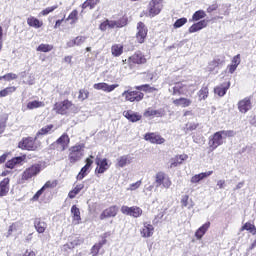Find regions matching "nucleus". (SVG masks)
Wrapping results in <instances>:
<instances>
[{
	"label": "nucleus",
	"mask_w": 256,
	"mask_h": 256,
	"mask_svg": "<svg viewBox=\"0 0 256 256\" xmlns=\"http://www.w3.org/2000/svg\"><path fill=\"white\" fill-rule=\"evenodd\" d=\"M17 74H15V73H7V74H5V75H3V76H0V81L1 80H5V81H15V79H17Z\"/></svg>",
	"instance_id": "nucleus-54"
},
{
	"label": "nucleus",
	"mask_w": 256,
	"mask_h": 256,
	"mask_svg": "<svg viewBox=\"0 0 256 256\" xmlns=\"http://www.w3.org/2000/svg\"><path fill=\"white\" fill-rule=\"evenodd\" d=\"M95 165L96 168L94 170V173L96 177H99V175H103V173H106V171H109V169L111 168V162H109V159L100 158L99 156L95 158Z\"/></svg>",
	"instance_id": "nucleus-7"
},
{
	"label": "nucleus",
	"mask_w": 256,
	"mask_h": 256,
	"mask_svg": "<svg viewBox=\"0 0 256 256\" xmlns=\"http://www.w3.org/2000/svg\"><path fill=\"white\" fill-rule=\"evenodd\" d=\"M93 159L95 156L89 155L88 158L85 159V165L81 168L80 172L76 176L77 181H83L85 177H87L91 173V167H93Z\"/></svg>",
	"instance_id": "nucleus-11"
},
{
	"label": "nucleus",
	"mask_w": 256,
	"mask_h": 256,
	"mask_svg": "<svg viewBox=\"0 0 256 256\" xmlns=\"http://www.w3.org/2000/svg\"><path fill=\"white\" fill-rule=\"evenodd\" d=\"M235 132L233 130H221L210 136L208 146L210 151H215L217 147L223 145V137H234Z\"/></svg>",
	"instance_id": "nucleus-1"
},
{
	"label": "nucleus",
	"mask_w": 256,
	"mask_h": 256,
	"mask_svg": "<svg viewBox=\"0 0 256 256\" xmlns=\"http://www.w3.org/2000/svg\"><path fill=\"white\" fill-rule=\"evenodd\" d=\"M69 143H71V138H69V134L63 133L54 143L51 144V147L55 151L63 152L69 148Z\"/></svg>",
	"instance_id": "nucleus-6"
},
{
	"label": "nucleus",
	"mask_w": 256,
	"mask_h": 256,
	"mask_svg": "<svg viewBox=\"0 0 256 256\" xmlns=\"http://www.w3.org/2000/svg\"><path fill=\"white\" fill-rule=\"evenodd\" d=\"M131 161L129 160V156L124 155L117 159V167H125L126 165H129Z\"/></svg>",
	"instance_id": "nucleus-44"
},
{
	"label": "nucleus",
	"mask_w": 256,
	"mask_h": 256,
	"mask_svg": "<svg viewBox=\"0 0 256 256\" xmlns=\"http://www.w3.org/2000/svg\"><path fill=\"white\" fill-rule=\"evenodd\" d=\"M149 34V28L143 22H138L136 25L135 39L136 43L143 45L147 41V35Z\"/></svg>",
	"instance_id": "nucleus-8"
},
{
	"label": "nucleus",
	"mask_w": 256,
	"mask_h": 256,
	"mask_svg": "<svg viewBox=\"0 0 256 256\" xmlns=\"http://www.w3.org/2000/svg\"><path fill=\"white\" fill-rule=\"evenodd\" d=\"M69 243L75 249V247H79V245H83V243H85V240L79 236H76L72 238Z\"/></svg>",
	"instance_id": "nucleus-47"
},
{
	"label": "nucleus",
	"mask_w": 256,
	"mask_h": 256,
	"mask_svg": "<svg viewBox=\"0 0 256 256\" xmlns=\"http://www.w3.org/2000/svg\"><path fill=\"white\" fill-rule=\"evenodd\" d=\"M231 65L239 67L241 65V54H238L232 58Z\"/></svg>",
	"instance_id": "nucleus-57"
},
{
	"label": "nucleus",
	"mask_w": 256,
	"mask_h": 256,
	"mask_svg": "<svg viewBox=\"0 0 256 256\" xmlns=\"http://www.w3.org/2000/svg\"><path fill=\"white\" fill-rule=\"evenodd\" d=\"M15 91H17V87L8 86V87L0 90V98L7 97L8 95H11L12 93H15Z\"/></svg>",
	"instance_id": "nucleus-41"
},
{
	"label": "nucleus",
	"mask_w": 256,
	"mask_h": 256,
	"mask_svg": "<svg viewBox=\"0 0 256 256\" xmlns=\"http://www.w3.org/2000/svg\"><path fill=\"white\" fill-rule=\"evenodd\" d=\"M71 215H72V221L74 225H80L81 224V210H79V207L77 205H73L71 207Z\"/></svg>",
	"instance_id": "nucleus-24"
},
{
	"label": "nucleus",
	"mask_w": 256,
	"mask_h": 256,
	"mask_svg": "<svg viewBox=\"0 0 256 256\" xmlns=\"http://www.w3.org/2000/svg\"><path fill=\"white\" fill-rule=\"evenodd\" d=\"M66 21H70V25H75L79 21V11L77 9L72 10Z\"/></svg>",
	"instance_id": "nucleus-38"
},
{
	"label": "nucleus",
	"mask_w": 256,
	"mask_h": 256,
	"mask_svg": "<svg viewBox=\"0 0 256 256\" xmlns=\"http://www.w3.org/2000/svg\"><path fill=\"white\" fill-rule=\"evenodd\" d=\"M155 233V227L149 223V222H144L143 227L140 229V235L144 239H149L153 234Z\"/></svg>",
	"instance_id": "nucleus-19"
},
{
	"label": "nucleus",
	"mask_w": 256,
	"mask_h": 256,
	"mask_svg": "<svg viewBox=\"0 0 256 256\" xmlns=\"http://www.w3.org/2000/svg\"><path fill=\"white\" fill-rule=\"evenodd\" d=\"M119 213V206L117 205H112L102 211L100 214V220L105 221V219H111L114 217H117Z\"/></svg>",
	"instance_id": "nucleus-17"
},
{
	"label": "nucleus",
	"mask_w": 256,
	"mask_h": 256,
	"mask_svg": "<svg viewBox=\"0 0 256 256\" xmlns=\"http://www.w3.org/2000/svg\"><path fill=\"white\" fill-rule=\"evenodd\" d=\"M211 227V222L204 223L201 227H199L195 232V237L200 241V239H203V236L207 231H209V228Z\"/></svg>",
	"instance_id": "nucleus-26"
},
{
	"label": "nucleus",
	"mask_w": 256,
	"mask_h": 256,
	"mask_svg": "<svg viewBox=\"0 0 256 256\" xmlns=\"http://www.w3.org/2000/svg\"><path fill=\"white\" fill-rule=\"evenodd\" d=\"M240 231H249L252 235H256V227L255 224L251 222H246L240 229Z\"/></svg>",
	"instance_id": "nucleus-42"
},
{
	"label": "nucleus",
	"mask_w": 256,
	"mask_h": 256,
	"mask_svg": "<svg viewBox=\"0 0 256 256\" xmlns=\"http://www.w3.org/2000/svg\"><path fill=\"white\" fill-rule=\"evenodd\" d=\"M59 6L54 5V6H50L47 7L45 9H43L40 13H39V17H47V15H49L50 13H53V11H55V9H57Z\"/></svg>",
	"instance_id": "nucleus-50"
},
{
	"label": "nucleus",
	"mask_w": 256,
	"mask_h": 256,
	"mask_svg": "<svg viewBox=\"0 0 256 256\" xmlns=\"http://www.w3.org/2000/svg\"><path fill=\"white\" fill-rule=\"evenodd\" d=\"M11 183V179L4 178L0 181V197H6L9 193V185Z\"/></svg>",
	"instance_id": "nucleus-27"
},
{
	"label": "nucleus",
	"mask_w": 256,
	"mask_h": 256,
	"mask_svg": "<svg viewBox=\"0 0 256 256\" xmlns=\"http://www.w3.org/2000/svg\"><path fill=\"white\" fill-rule=\"evenodd\" d=\"M117 87H119V84L109 85L105 82L94 84V89H96L97 91H104L105 93H111L112 91H115Z\"/></svg>",
	"instance_id": "nucleus-21"
},
{
	"label": "nucleus",
	"mask_w": 256,
	"mask_h": 256,
	"mask_svg": "<svg viewBox=\"0 0 256 256\" xmlns=\"http://www.w3.org/2000/svg\"><path fill=\"white\" fill-rule=\"evenodd\" d=\"M75 248L68 242L61 247L62 253H65V255H68L69 251H73Z\"/></svg>",
	"instance_id": "nucleus-56"
},
{
	"label": "nucleus",
	"mask_w": 256,
	"mask_h": 256,
	"mask_svg": "<svg viewBox=\"0 0 256 256\" xmlns=\"http://www.w3.org/2000/svg\"><path fill=\"white\" fill-rule=\"evenodd\" d=\"M252 99H253V97H251V96H247V97L241 99L237 103L238 111L243 114L247 113L248 111H251L253 109Z\"/></svg>",
	"instance_id": "nucleus-16"
},
{
	"label": "nucleus",
	"mask_w": 256,
	"mask_h": 256,
	"mask_svg": "<svg viewBox=\"0 0 256 256\" xmlns=\"http://www.w3.org/2000/svg\"><path fill=\"white\" fill-rule=\"evenodd\" d=\"M123 49V45L114 44L111 47V54L113 55V57H121V55H123Z\"/></svg>",
	"instance_id": "nucleus-37"
},
{
	"label": "nucleus",
	"mask_w": 256,
	"mask_h": 256,
	"mask_svg": "<svg viewBox=\"0 0 256 256\" xmlns=\"http://www.w3.org/2000/svg\"><path fill=\"white\" fill-rule=\"evenodd\" d=\"M100 31H107L109 29V19H106L99 25Z\"/></svg>",
	"instance_id": "nucleus-60"
},
{
	"label": "nucleus",
	"mask_w": 256,
	"mask_h": 256,
	"mask_svg": "<svg viewBox=\"0 0 256 256\" xmlns=\"http://www.w3.org/2000/svg\"><path fill=\"white\" fill-rule=\"evenodd\" d=\"M36 51H39L40 53H49V51H53V45L51 44H40Z\"/></svg>",
	"instance_id": "nucleus-45"
},
{
	"label": "nucleus",
	"mask_w": 256,
	"mask_h": 256,
	"mask_svg": "<svg viewBox=\"0 0 256 256\" xmlns=\"http://www.w3.org/2000/svg\"><path fill=\"white\" fill-rule=\"evenodd\" d=\"M17 227H18L17 223H12L9 226L7 237H11V235H13V231H17Z\"/></svg>",
	"instance_id": "nucleus-59"
},
{
	"label": "nucleus",
	"mask_w": 256,
	"mask_h": 256,
	"mask_svg": "<svg viewBox=\"0 0 256 256\" xmlns=\"http://www.w3.org/2000/svg\"><path fill=\"white\" fill-rule=\"evenodd\" d=\"M142 181L139 180L133 184L130 185V191H135L136 189H139L141 187Z\"/></svg>",
	"instance_id": "nucleus-64"
},
{
	"label": "nucleus",
	"mask_w": 256,
	"mask_h": 256,
	"mask_svg": "<svg viewBox=\"0 0 256 256\" xmlns=\"http://www.w3.org/2000/svg\"><path fill=\"white\" fill-rule=\"evenodd\" d=\"M129 65H145L147 58L141 52H136L128 58Z\"/></svg>",
	"instance_id": "nucleus-18"
},
{
	"label": "nucleus",
	"mask_w": 256,
	"mask_h": 256,
	"mask_svg": "<svg viewBox=\"0 0 256 256\" xmlns=\"http://www.w3.org/2000/svg\"><path fill=\"white\" fill-rule=\"evenodd\" d=\"M83 189H85V184L83 183L77 184L72 190L69 191L68 193L69 199H75V197H77V195H79L81 191H83Z\"/></svg>",
	"instance_id": "nucleus-32"
},
{
	"label": "nucleus",
	"mask_w": 256,
	"mask_h": 256,
	"mask_svg": "<svg viewBox=\"0 0 256 256\" xmlns=\"http://www.w3.org/2000/svg\"><path fill=\"white\" fill-rule=\"evenodd\" d=\"M189 156L187 154L176 155L170 159V169H175V167H179V165H183L184 161H187Z\"/></svg>",
	"instance_id": "nucleus-22"
},
{
	"label": "nucleus",
	"mask_w": 256,
	"mask_h": 256,
	"mask_svg": "<svg viewBox=\"0 0 256 256\" xmlns=\"http://www.w3.org/2000/svg\"><path fill=\"white\" fill-rule=\"evenodd\" d=\"M34 228L37 233H45V231H47V222L43 221L41 218H36L34 220Z\"/></svg>",
	"instance_id": "nucleus-30"
},
{
	"label": "nucleus",
	"mask_w": 256,
	"mask_h": 256,
	"mask_svg": "<svg viewBox=\"0 0 256 256\" xmlns=\"http://www.w3.org/2000/svg\"><path fill=\"white\" fill-rule=\"evenodd\" d=\"M83 149H85V144H76L70 148L68 159L72 165L83 159Z\"/></svg>",
	"instance_id": "nucleus-3"
},
{
	"label": "nucleus",
	"mask_w": 256,
	"mask_h": 256,
	"mask_svg": "<svg viewBox=\"0 0 256 256\" xmlns=\"http://www.w3.org/2000/svg\"><path fill=\"white\" fill-rule=\"evenodd\" d=\"M199 127V124L197 123H187L186 124V131H195Z\"/></svg>",
	"instance_id": "nucleus-62"
},
{
	"label": "nucleus",
	"mask_w": 256,
	"mask_h": 256,
	"mask_svg": "<svg viewBox=\"0 0 256 256\" xmlns=\"http://www.w3.org/2000/svg\"><path fill=\"white\" fill-rule=\"evenodd\" d=\"M121 213L123 215H128L129 217H134V219H138V217H141L143 215V209L139 206H125L123 205L120 209Z\"/></svg>",
	"instance_id": "nucleus-14"
},
{
	"label": "nucleus",
	"mask_w": 256,
	"mask_h": 256,
	"mask_svg": "<svg viewBox=\"0 0 256 256\" xmlns=\"http://www.w3.org/2000/svg\"><path fill=\"white\" fill-rule=\"evenodd\" d=\"M220 65H223V60H221V58H215L213 61L209 63V69L210 71H214Z\"/></svg>",
	"instance_id": "nucleus-49"
},
{
	"label": "nucleus",
	"mask_w": 256,
	"mask_h": 256,
	"mask_svg": "<svg viewBox=\"0 0 256 256\" xmlns=\"http://www.w3.org/2000/svg\"><path fill=\"white\" fill-rule=\"evenodd\" d=\"M123 116L128 119V121H131V123H137V121H141V119H143V116H141V114L133 112L131 110L124 111Z\"/></svg>",
	"instance_id": "nucleus-23"
},
{
	"label": "nucleus",
	"mask_w": 256,
	"mask_h": 256,
	"mask_svg": "<svg viewBox=\"0 0 256 256\" xmlns=\"http://www.w3.org/2000/svg\"><path fill=\"white\" fill-rule=\"evenodd\" d=\"M42 166L39 163L32 164L28 168H26L21 174V181L25 183V181H29V179H33V177H37L41 173Z\"/></svg>",
	"instance_id": "nucleus-4"
},
{
	"label": "nucleus",
	"mask_w": 256,
	"mask_h": 256,
	"mask_svg": "<svg viewBox=\"0 0 256 256\" xmlns=\"http://www.w3.org/2000/svg\"><path fill=\"white\" fill-rule=\"evenodd\" d=\"M71 107H73V102L69 99H65L64 101L56 102L54 104L53 111L58 115H67Z\"/></svg>",
	"instance_id": "nucleus-12"
},
{
	"label": "nucleus",
	"mask_w": 256,
	"mask_h": 256,
	"mask_svg": "<svg viewBox=\"0 0 256 256\" xmlns=\"http://www.w3.org/2000/svg\"><path fill=\"white\" fill-rule=\"evenodd\" d=\"M231 88V81H226L214 88L215 95L218 97H225L227 95V91Z\"/></svg>",
	"instance_id": "nucleus-20"
},
{
	"label": "nucleus",
	"mask_w": 256,
	"mask_h": 256,
	"mask_svg": "<svg viewBox=\"0 0 256 256\" xmlns=\"http://www.w3.org/2000/svg\"><path fill=\"white\" fill-rule=\"evenodd\" d=\"M134 89H136L137 91H143L144 93H153L154 91H157V88L149 85V84H142L139 86H135Z\"/></svg>",
	"instance_id": "nucleus-36"
},
{
	"label": "nucleus",
	"mask_w": 256,
	"mask_h": 256,
	"mask_svg": "<svg viewBox=\"0 0 256 256\" xmlns=\"http://www.w3.org/2000/svg\"><path fill=\"white\" fill-rule=\"evenodd\" d=\"M27 25L29 27H32L33 29H41V27H43V20H39L37 17L35 16H29L27 18Z\"/></svg>",
	"instance_id": "nucleus-25"
},
{
	"label": "nucleus",
	"mask_w": 256,
	"mask_h": 256,
	"mask_svg": "<svg viewBox=\"0 0 256 256\" xmlns=\"http://www.w3.org/2000/svg\"><path fill=\"white\" fill-rule=\"evenodd\" d=\"M111 237V232H106L100 236V241L95 243L90 249V255L99 256V252L103 249V245H107V238Z\"/></svg>",
	"instance_id": "nucleus-13"
},
{
	"label": "nucleus",
	"mask_w": 256,
	"mask_h": 256,
	"mask_svg": "<svg viewBox=\"0 0 256 256\" xmlns=\"http://www.w3.org/2000/svg\"><path fill=\"white\" fill-rule=\"evenodd\" d=\"M74 40L76 41V45L79 47L83 45L85 41H87V38L85 36H77L76 38H74Z\"/></svg>",
	"instance_id": "nucleus-58"
},
{
	"label": "nucleus",
	"mask_w": 256,
	"mask_h": 256,
	"mask_svg": "<svg viewBox=\"0 0 256 256\" xmlns=\"http://www.w3.org/2000/svg\"><path fill=\"white\" fill-rule=\"evenodd\" d=\"M207 27V20H201L197 23H194L190 28H189V33H197V31H201V29H205Z\"/></svg>",
	"instance_id": "nucleus-31"
},
{
	"label": "nucleus",
	"mask_w": 256,
	"mask_h": 256,
	"mask_svg": "<svg viewBox=\"0 0 256 256\" xmlns=\"http://www.w3.org/2000/svg\"><path fill=\"white\" fill-rule=\"evenodd\" d=\"M144 141H148L152 145H163L165 143V138L157 132H148L144 135Z\"/></svg>",
	"instance_id": "nucleus-15"
},
{
	"label": "nucleus",
	"mask_w": 256,
	"mask_h": 256,
	"mask_svg": "<svg viewBox=\"0 0 256 256\" xmlns=\"http://www.w3.org/2000/svg\"><path fill=\"white\" fill-rule=\"evenodd\" d=\"M129 23V18L127 16H122L120 19L116 20V28L121 29L123 27H127Z\"/></svg>",
	"instance_id": "nucleus-43"
},
{
	"label": "nucleus",
	"mask_w": 256,
	"mask_h": 256,
	"mask_svg": "<svg viewBox=\"0 0 256 256\" xmlns=\"http://www.w3.org/2000/svg\"><path fill=\"white\" fill-rule=\"evenodd\" d=\"M98 3H101V0H86L82 5V11H85V9L93 10L97 6Z\"/></svg>",
	"instance_id": "nucleus-35"
},
{
	"label": "nucleus",
	"mask_w": 256,
	"mask_h": 256,
	"mask_svg": "<svg viewBox=\"0 0 256 256\" xmlns=\"http://www.w3.org/2000/svg\"><path fill=\"white\" fill-rule=\"evenodd\" d=\"M79 101H85L86 99H89V90L86 89H80L78 94Z\"/></svg>",
	"instance_id": "nucleus-53"
},
{
	"label": "nucleus",
	"mask_w": 256,
	"mask_h": 256,
	"mask_svg": "<svg viewBox=\"0 0 256 256\" xmlns=\"http://www.w3.org/2000/svg\"><path fill=\"white\" fill-rule=\"evenodd\" d=\"M155 185L156 187H162L163 189H170L173 185V182L171 181V178L167 173L163 171H159L155 175Z\"/></svg>",
	"instance_id": "nucleus-5"
},
{
	"label": "nucleus",
	"mask_w": 256,
	"mask_h": 256,
	"mask_svg": "<svg viewBox=\"0 0 256 256\" xmlns=\"http://www.w3.org/2000/svg\"><path fill=\"white\" fill-rule=\"evenodd\" d=\"M144 117H163V112L159 110H153V108L149 107L143 113Z\"/></svg>",
	"instance_id": "nucleus-34"
},
{
	"label": "nucleus",
	"mask_w": 256,
	"mask_h": 256,
	"mask_svg": "<svg viewBox=\"0 0 256 256\" xmlns=\"http://www.w3.org/2000/svg\"><path fill=\"white\" fill-rule=\"evenodd\" d=\"M213 175V171L202 172L200 174H196L192 176L191 183H199V181H203V179H207V177H211Z\"/></svg>",
	"instance_id": "nucleus-33"
},
{
	"label": "nucleus",
	"mask_w": 256,
	"mask_h": 256,
	"mask_svg": "<svg viewBox=\"0 0 256 256\" xmlns=\"http://www.w3.org/2000/svg\"><path fill=\"white\" fill-rule=\"evenodd\" d=\"M148 17H157L161 11H163V0H150L148 6Z\"/></svg>",
	"instance_id": "nucleus-10"
},
{
	"label": "nucleus",
	"mask_w": 256,
	"mask_h": 256,
	"mask_svg": "<svg viewBox=\"0 0 256 256\" xmlns=\"http://www.w3.org/2000/svg\"><path fill=\"white\" fill-rule=\"evenodd\" d=\"M35 141H37V136L35 138L31 136L23 137L21 141L18 142V149L22 151H38L39 145H37Z\"/></svg>",
	"instance_id": "nucleus-2"
},
{
	"label": "nucleus",
	"mask_w": 256,
	"mask_h": 256,
	"mask_svg": "<svg viewBox=\"0 0 256 256\" xmlns=\"http://www.w3.org/2000/svg\"><path fill=\"white\" fill-rule=\"evenodd\" d=\"M59 185V181L58 180H48L43 186L42 188L45 189H55V187H57Z\"/></svg>",
	"instance_id": "nucleus-52"
},
{
	"label": "nucleus",
	"mask_w": 256,
	"mask_h": 256,
	"mask_svg": "<svg viewBox=\"0 0 256 256\" xmlns=\"http://www.w3.org/2000/svg\"><path fill=\"white\" fill-rule=\"evenodd\" d=\"M43 191H45L44 190V188L42 187L40 190H38L35 194H34V196H33V201H39V197H41V195H43Z\"/></svg>",
	"instance_id": "nucleus-63"
},
{
	"label": "nucleus",
	"mask_w": 256,
	"mask_h": 256,
	"mask_svg": "<svg viewBox=\"0 0 256 256\" xmlns=\"http://www.w3.org/2000/svg\"><path fill=\"white\" fill-rule=\"evenodd\" d=\"M122 97H124L125 101H129V103H140L145 99V94L140 92L139 90H125L122 93Z\"/></svg>",
	"instance_id": "nucleus-9"
},
{
	"label": "nucleus",
	"mask_w": 256,
	"mask_h": 256,
	"mask_svg": "<svg viewBox=\"0 0 256 256\" xmlns=\"http://www.w3.org/2000/svg\"><path fill=\"white\" fill-rule=\"evenodd\" d=\"M142 75H145V81H153V79L155 78V74H153V72H143Z\"/></svg>",
	"instance_id": "nucleus-61"
},
{
	"label": "nucleus",
	"mask_w": 256,
	"mask_h": 256,
	"mask_svg": "<svg viewBox=\"0 0 256 256\" xmlns=\"http://www.w3.org/2000/svg\"><path fill=\"white\" fill-rule=\"evenodd\" d=\"M197 95L199 101H205L209 97V86H202Z\"/></svg>",
	"instance_id": "nucleus-39"
},
{
	"label": "nucleus",
	"mask_w": 256,
	"mask_h": 256,
	"mask_svg": "<svg viewBox=\"0 0 256 256\" xmlns=\"http://www.w3.org/2000/svg\"><path fill=\"white\" fill-rule=\"evenodd\" d=\"M191 103H193V101L185 97H180L173 100V105H175V107H182V108L191 107Z\"/></svg>",
	"instance_id": "nucleus-29"
},
{
	"label": "nucleus",
	"mask_w": 256,
	"mask_h": 256,
	"mask_svg": "<svg viewBox=\"0 0 256 256\" xmlns=\"http://www.w3.org/2000/svg\"><path fill=\"white\" fill-rule=\"evenodd\" d=\"M186 23H187V18H179L174 23V29H179L183 27V25H185Z\"/></svg>",
	"instance_id": "nucleus-55"
},
{
	"label": "nucleus",
	"mask_w": 256,
	"mask_h": 256,
	"mask_svg": "<svg viewBox=\"0 0 256 256\" xmlns=\"http://www.w3.org/2000/svg\"><path fill=\"white\" fill-rule=\"evenodd\" d=\"M21 161V157H15L11 160H8L5 164L7 169H15V165H17Z\"/></svg>",
	"instance_id": "nucleus-48"
},
{
	"label": "nucleus",
	"mask_w": 256,
	"mask_h": 256,
	"mask_svg": "<svg viewBox=\"0 0 256 256\" xmlns=\"http://www.w3.org/2000/svg\"><path fill=\"white\" fill-rule=\"evenodd\" d=\"M55 131V125L48 124L44 127H42L37 133L36 137H45V135H51Z\"/></svg>",
	"instance_id": "nucleus-28"
},
{
	"label": "nucleus",
	"mask_w": 256,
	"mask_h": 256,
	"mask_svg": "<svg viewBox=\"0 0 256 256\" xmlns=\"http://www.w3.org/2000/svg\"><path fill=\"white\" fill-rule=\"evenodd\" d=\"M184 87L185 86L182 83H180V82L176 83L173 87L172 95H183Z\"/></svg>",
	"instance_id": "nucleus-51"
},
{
	"label": "nucleus",
	"mask_w": 256,
	"mask_h": 256,
	"mask_svg": "<svg viewBox=\"0 0 256 256\" xmlns=\"http://www.w3.org/2000/svg\"><path fill=\"white\" fill-rule=\"evenodd\" d=\"M41 107H45V102L39 100H33L27 103V109L32 111L33 109H39Z\"/></svg>",
	"instance_id": "nucleus-40"
},
{
	"label": "nucleus",
	"mask_w": 256,
	"mask_h": 256,
	"mask_svg": "<svg viewBox=\"0 0 256 256\" xmlns=\"http://www.w3.org/2000/svg\"><path fill=\"white\" fill-rule=\"evenodd\" d=\"M207 14L203 10H198L192 15V21H201V19H205Z\"/></svg>",
	"instance_id": "nucleus-46"
}]
</instances>
